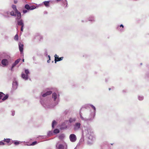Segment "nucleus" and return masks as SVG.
<instances>
[{
	"label": "nucleus",
	"mask_w": 149,
	"mask_h": 149,
	"mask_svg": "<svg viewBox=\"0 0 149 149\" xmlns=\"http://www.w3.org/2000/svg\"><path fill=\"white\" fill-rule=\"evenodd\" d=\"M84 135L88 139V142L90 143H91L95 140V135L91 128L89 126L84 127L82 131L81 137L76 147V148L84 141Z\"/></svg>",
	"instance_id": "1"
},
{
	"label": "nucleus",
	"mask_w": 149,
	"mask_h": 149,
	"mask_svg": "<svg viewBox=\"0 0 149 149\" xmlns=\"http://www.w3.org/2000/svg\"><path fill=\"white\" fill-rule=\"evenodd\" d=\"M52 93V103L49 100H46L44 102L42 101V98L41 97L40 103L45 108H52L58 104L59 101L60 95L58 93L54 92Z\"/></svg>",
	"instance_id": "2"
},
{
	"label": "nucleus",
	"mask_w": 149,
	"mask_h": 149,
	"mask_svg": "<svg viewBox=\"0 0 149 149\" xmlns=\"http://www.w3.org/2000/svg\"><path fill=\"white\" fill-rule=\"evenodd\" d=\"M10 15L12 16H15L16 15L15 13L14 10L11 11H7L4 12L3 14V16L5 18H9L10 17Z\"/></svg>",
	"instance_id": "3"
},
{
	"label": "nucleus",
	"mask_w": 149,
	"mask_h": 149,
	"mask_svg": "<svg viewBox=\"0 0 149 149\" xmlns=\"http://www.w3.org/2000/svg\"><path fill=\"white\" fill-rule=\"evenodd\" d=\"M1 59H11L10 54L7 52H1L0 53V60Z\"/></svg>",
	"instance_id": "4"
},
{
	"label": "nucleus",
	"mask_w": 149,
	"mask_h": 149,
	"mask_svg": "<svg viewBox=\"0 0 149 149\" xmlns=\"http://www.w3.org/2000/svg\"><path fill=\"white\" fill-rule=\"evenodd\" d=\"M56 147L57 149H67V145L65 143H61L58 142L56 144Z\"/></svg>",
	"instance_id": "5"
},
{
	"label": "nucleus",
	"mask_w": 149,
	"mask_h": 149,
	"mask_svg": "<svg viewBox=\"0 0 149 149\" xmlns=\"http://www.w3.org/2000/svg\"><path fill=\"white\" fill-rule=\"evenodd\" d=\"M90 106L91 108L93 109V112L91 113V116H93V118H94L96 113V108L95 106H94L93 105L91 104H87L85 105L84 106V107L85 108H87L88 107H89V106Z\"/></svg>",
	"instance_id": "6"
},
{
	"label": "nucleus",
	"mask_w": 149,
	"mask_h": 149,
	"mask_svg": "<svg viewBox=\"0 0 149 149\" xmlns=\"http://www.w3.org/2000/svg\"><path fill=\"white\" fill-rule=\"evenodd\" d=\"M52 93V92L51 91H47L45 93H41V95L40 96V99H41V97L42 98V102H44L46 100H48V99H46V100H44V98L47 95H49L51 94ZM41 100H40V101Z\"/></svg>",
	"instance_id": "7"
},
{
	"label": "nucleus",
	"mask_w": 149,
	"mask_h": 149,
	"mask_svg": "<svg viewBox=\"0 0 149 149\" xmlns=\"http://www.w3.org/2000/svg\"><path fill=\"white\" fill-rule=\"evenodd\" d=\"M24 72L25 74L24 73L22 72L21 74V77L24 80H26L28 79V74H29L30 72L29 70L28 69H25Z\"/></svg>",
	"instance_id": "8"
},
{
	"label": "nucleus",
	"mask_w": 149,
	"mask_h": 149,
	"mask_svg": "<svg viewBox=\"0 0 149 149\" xmlns=\"http://www.w3.org/2000/svg\"><path fill=\"white\" fill-rule=\"evenodd\" d=\"M81 126L80 122H76L73 125V129L74 131H77L80 129Z\"/></svg>",
	"instance_id": "9"
},
{
	"label": "nucleus",
	"mask_w": 149,
	"mask_h": 149,
	"mask_svg": "<svg viewBox=\"0 0 149 149\" xmlns=\"http://www.w3.org/2000/svg\"><path fill=\"white\" fill-rule=\"evenodd\" d=\"M11 59H2L1 63L3 66H8L11 62Z\"/></svg>",
	"instance_id": "10"
},
{
	"label": "nucleus",
	"mask_w": 149,
	"mask_h": 149,
	"mask_svg": "<svg viewBox=\"0 0 149 149\" xmlns=\"http://www.w3.org/2000/svg\"><path fill=\"white\" fill-rule=\"evenodd\" d=\"M80 117L82 120L86 123L88 122L89 121H92L93 119L94 118H93V116H91V118H84L82 116L80 113Z\"/></svg>",
	"instance_id": "11"
},
{
	"label": "nucleus",
	"mask_w": 149,
	"mask_h": 149,
	"mask_svg": "<svg viewBox=\"0 0 149 149\" xmlns=\"http://www.w3.org/2000/svg\"><path fill=\"white\" fill-rule=\"evenodd\" d=\"M17 22V24L19 26H21V31L23 32L24 29V21L23 19L19 20H18Z\"/></svg>",
	"instance_id": "12"
},
{
	"label": "nucleus",
	"mask_w": 149,
	"mask_h": 149,
	"mask_svg": "<svg viewBox=\"0 0 149 149\" xmlns=\"http://www.w3.org/2000/svg\"><path fill=\"white\" fill-rule=\"evenodd\" d=\"M70 141L72 142H74L76 141L77 139L76 136L74 134H70L69 136Z\"/></svg>",
	"instance_id": "13"
},
{
	"label": "nucleus",
	"mask_w": 149,
	"mask_h": 149,
	"mask_svg": "<svg viewBox=\"0 0 149 149\" xmlns=\"http://www.w3.org/2000/svg\"><path fill=\"white\" fill-rule=\"evenodd\" d=\"M15 14L16 15L15 16H14V17H17L16 18V21H19V20H21L22 19V16L21 13L19 11L17 13H15Z\"/></svg>",
	"instance_id": "14"
},
{
	"label": "nucleus",
	"mask_w": 149,
	"mask_h": 149,
	"mask_svg": "<svg viewBox=\"0 0 149 149\" xmlns=\"http://www.w3.org/2000/svg\"><path fill=\"white\" fill-rule=\"evenodd\" d=\"M18 83L17 81L14 79L13 82L12 87L14 90H15L17 88Z\"/></svg>",
	"instance_id": "15"
},
{
	"label": "nucleus",
	"mask_w": 149,
	"mask_h": 149,
	"mask_svg": "<svg viewBox=\"0 0 149 149\" xmlns=\"http://www.w3.org/2000/svg\"><path fill=\"white\" fill-rule=\"evenodd\" d=\"M54 58L55 63H56L57 62L62 60L63 58V57H61L59 58L58 56L56 54L54 55Z\"/></svg>",
	"instance_id": "16"
},
{
	"label": "nucleus",
	"mask_w": 149,
	"mask_h": 149,
	"mask_svg": "<svg viewBox=\"0 0 149 149\" xmlns=\"http://www.w3.org/2000/svg\"><path fill=\"white\" fill-rule=\"evenodd\" d=\"M88 20L92 23L94 22L95 21V16L93 15H90L88 18Z\"/></svg>",
	"instance_id": "17"
},
{
	"label": "nucleus",
	"mask_w": 149,
	"mask_h": 149,
	"mask_svg": "<svg viewBox=\"0 0 149 149\" xmlns=\"http://www.w3.org/2000/svg\"><path fill=\"white\" fill-rule=\"evenodd\" d=\"M24 45L23 44H21L20 42L19 43V51L21 54L23 53V50Z\"/></svg>",
	"instance_id": "18"
},
{
	"label": "nucleus",
	"mask_w": 149,
	"mask_h": 149,
	"mask_svg": "<svg viewBox=\"0 0 149 149\" xmlns=\"http://www.w3.org/2000/svg\"><path fill=\"white\" fill-rule=\"evenodd\" d=\"M21 60L20 58H19L16 60L15 62L12 64V66L14 68L18 63L19 62V61Z\"/></svg>",
	"instance_id": "19"
},
{
	"label": "nucleus",
	"mask_w": 149,
	"mask_h": 149,
	"mask_svg": "<svg viewBox=\"0 0 149 149\" xmlns=\"http://www.w3.org/2000/svg\"><path fill=\"white\" fill-rule=\"evenodd\" d=\"M12 8L13 9V10H14V12L15 13H17L18 12H19V11L17 9L16 6V5H12Z\"/></svg>",
	"instance_id": "20"
},
{
	"label": "nucleus",
	"mask_w": 149,
	"mask_h": 149,
	"mask_svg": "<svg viewBox=\"0 0 149 149\" xmlns=\"http://www.w3.org/2000/svg\"><path fill=\"white\" fill-rule=\"evenodd\" d=\"M50 1H43V3L44 4L45 6L47 7H48L49 6Z\"/></svg>",
	"instance_id": "21"
},
{
	"label": "nucleus",
	"mask_w": 149,
	"mask_h": 149,
	"mask_svg": "<svg viewBox=\"0 0 149 149\" xmlns=\"http://www.w3.org/2000/svg\"><path fill=\"white\" fill-rule=\"evenodd\" d=\"M13 142L12 143H13L15 146L18 145L20 143H22V142L16 140L12 141Z\"/></svg>",
	"instance_id": "22"
},
{
	"label": "nucleus",
	"mask_w": 149,
	"mask_h": 149,
	"mask_svg": "<svg viewBox=\"0 0 149 149\" xmlns=\"http://www.w3.org/2000/svg\"><path fill=\"white\" fill-rule=\"evenodd\" d=\"M9 97V95L8 94H6V95H4L3 97H2L1 101H4L6 100H7Z\"/></svg>",
	"instance_id": "23"
},
{
	"label": "nucleus",
	"mask_w": 149,
	"mask_h": 149,
	"mask_svg": "<svg viewBox=\"0 0 149 149\" xmlns=\"http://www.w3.org/2000/svg\"><path fill=\"white\" fill-rule=\"evenodd\" d=\"M65 134H60L58 136V139L60 140L63 139L65 138Z\"/></svg>",
	"instance_id": "24"
},
{
	"label": "nucleus",
	"mask_w": 149,
	"mask_h": 149,
	"mask_svg": "<svg viewBox=\"0 0 149 149\" xmlns=\"http://www.w3.org/2000/svg\"><path fill=\"white\" fill-rule=\"evenodd\" d=\"M53 134L54 132L52 131H49L47 133V136L48 137L51 136L53 135Z\"/></svg>",
	"instance_id": "25"
},
{
	"label": "nucleus",
	"mask_w": 149,
	"mask_h": 149,
	"mask_svg": "<svg viewBox=\"0 0 149 149\" xmlns=\"http://www.w3.org/2000/svg\"><path fill=\"white\" fill-rule=\"evenodd\" d=\"M76 121V118H70L69 120V121L70 123H72Z\"/></svg>",
	"instance_id": "26"
},
{
	"label": "nucleus",
	"mask_w": 149,
	"mask_h": 149,
	"mask_svg": "<svg viewBox=\"0 0 149 149\" xmlns=\"http://www.w3.org/2000/svg\"><path fill=\"white\" fill-rule=\"evenodd\" d=\"M5 94L3 92H0V102H1V99L2 97Z\"/></svg>",
	"instance_id": "27"
},
{
	"label": "nucleus",
	"mask_w": 149,
	"mask_h": 149,
	"mask_svg": "<svg viewBox=\"0 0 149 149\" xmlns=\"http://www.w3.org/2000/svg\"><path fill=\"white\" fill-rule=\"evenodd\" d=\"M144 99V97L143 96L141 95H138V99L139 100L141 101L143 100Z\"/></svg>",
	"instance_id": "28"
},
{
	"label": "nucleus",
	"mask_w": 149,
	"mask_h": 149,
	"mask_svg": "<svg viewBox=\"0 0 149 149\" xmlns=\"http://www.w3.org/2000/svg\"><path fill=\"white\" fill-rule=\"evenodd\" d=\"M56 121L55 120H54L52 122V127L53 128H54V126L56 125Z\"/></svg>",
	"instance_id": "29"
},
{
	"label": "nucleus",
	"mask_w": 149,
	"mask_h": 149,
	"mask_svg": "<svg viewBox=\"0 0 149 149\" xmlns=\"http://www.w3.org/2000/svg\"><path fill=\"white\" fill-rule=\"evenodd\" d=\"M36 8V6L33 5L30 6V8H29V10H33L34 9H35Z\"/></svg>",
	"instance_id": "30"
},
{
	"label": "nucleus",
	"mask_w": 149,
	"mask_h": 149,
	"mask_svg": "<svg viewBox=\"0 0 149 149\" xmlns=\"http://www.w3.org/2000/svg\"><path fill=\"white\" fill-rule=\"evenodd\" d=\"M10 140L11 139H4V140L3 141H4V142H5L7 143H9L10 142Z\"/></svg>",
	"instance_id": "31"
},
{
	"label": "nucleus",
	"mask_w": 149,
	"mask_h": 149,
	"mask_svg": "<svg viewBox=\"0 0 149 149\" xmlns=\"http://www.w3.org/2000/svg\"><path fill=\"white\" fill-rule=\"evenodd\" d=\"M123 28L122 27H120L118 26L117 28V29L120 32H122L123 31Z\"/></svg>",
	"instance_id": "32"
},
{
	"label": "nucleus",
	"mask_w": 149,
	"mask_h": 149,
	"mask_svg": "<svg viewBox=\"0 0 149 149\" xmlns=\"http://www.w3.org/2000/svg\"><path fill=\"white\" fill-rule=\"evenodd\" d=\"M61 1L63 2L64 5H66V6L68 4L66 0H61Z\"/></svg>",
	"instance_id": "33"
},
{
	"label": "nucleus",
	"mask_w": 149,
	"mask_h": 149,
	"mask_svg": "<svg viewBox=\"0 0 149 149\" xmlns=\"http://www.w3.org/2000/svg\"><path fill=\"white\" fill-rule=\"evenodd\" d=\"M59 132V130L58 129H56L54 130L53 131L54 133L58 134Z\"/></svg>",
	"instance_id": "34"
},
{
	"label": "nucleus",
	"mask_w": 149,
	"mask_h": 149,
	"mask_svg": "<svg viewBox=\"0 0 149 149\" xmlns=\"http://www.w3.org/2000/svg\"><path fill=\"white\" fill-rule=\"evenodd\" d=\"M64 123H63L62 125L61 126V129H66L67 127V126L66 125H65L64 126H63V125L64 124Z\"/></svg>",
	"instance_id": "35"
},
{
	"label": "nucleus",
	"mask_w": 149,
	"mask_h": 149,
	"mask_svg": "<svg viewBox=\"0 0 149 149\" xmlns=\"http://www.w3.org/2000/svg\"><path fill=\"white\" fill-rule=\"evenodd\" d=\"M25 8L27 10H29L30 6L29 5L26 4L25 6Z\"/></svg>",
	"instance_id": "36"
},
{
	"label": "nucleus",
	"mask_w": 149,
	"mask_h": 149,
	"mask_svg": "<svg viewBox=\"0 0 149 149\" xmlns=\"http://www.w3.org/2000/svg\"><path fill=\"white\" fill-rule=\"evenodd\" d=\"M14 39L15 40L17 41L18 40V36L17 34H16L14 38Z\"/></svg>",
	"instance_id": "37"
},
{
	"label": "nucleus",
	"mask_w": 149,
	"mask_h": 149,
	"mask_svg": "<svg viewBox=\"0 0 149 149\" xmlns=\"http://www.w3.org/2000/svg\"><path fill=\"white\" fill-rule=\"evenodd\" d=\"M69 110L68 109H66L64 111L63 113L64 114L66 115L68 114L69 113Z\"/></svg>",
	"instance_id": "38"
},
{
	"label": "nucleus",
	"mask_w": 149,
	"mask_h": 149,
	"mask_svg": "<svg viewBox=\"0 0 149 149\" xmlns=\"http://www.w3.org/2000/svg\"><path fill=\"white\" fill-rule=\"evenodd\" d=\"M5 143L4 142V141H0V146L4 145Z\"/></svg>",
	"instance_id": "39"
},
{
	"label": "nucleus",
	"mask_w": 149,
	"mask_h": 149,
	"mask_svg": "<svg viewBox=\"0 0 149 149\" xmlns=\"http://www.w3.org/2000/svg\"><path fill=\"white\" fill-rule=\"evenodd\" d=\"M37 143V142L36 141H34L32 142V143L31 144V146H34Z\"/></svg>",
	"instance_id": "40"
},
{
	"label": "nucleus",
	"mask_w": 149,
	"mask_h": 149,
	"mask_svg": "<svg viewBox=\"0 0 149 149\" xmlns=\"http://www.w3.org/2000/svg\"><path fill=\"white\" fill-rule=\"evenodd\" d=\"M38 38H39L40 39L39 40L40 41H41L43 39V37L42 36L39 35L38 36Z\"/></svg>",
	"instance_id": "41"
},
{
	"label": "nucleus",
	"mask_w": 149,
	"mask_h": 149,
	"mask_svg": "<svg viewBox=\"0 0 149 149\" xmlns=\"http://www.w3.org/2000/svg\"><path fill=\"white\" fill-rule=\"evenodd\" d=\"M44 55L46 56H47V50L46 49H45L44 50Z\"/></svg>",
	"instance_id": "42"
},
{
	"label": "nucleus",
	"mask_w": 149,
	"mask_h": 149,
	"mask_svg": "<svg viewBox=\"0 0 149 149\" xmlns=\"http://www.w3.org/2000/svg\"><path fill=\"white\" fill-rule=\"evenodd\" d=\"M88 22L87 20L85 19V20H81V22Z\"/></svg>",
	"instance_id": "43"
},
{
	"label": "nucleus",
	"mask_w": 149,
	"mask_h": 149,
	"mask_svg": "<svg viewBox=\"0 0 149 149\" xmlns=\"http://www.w3.org/2000/svg\"><path fill=\"white\" fill-rule=\"evenodd\" d=\"M127 92V90L126 89H124V90H122V92L123 93H126Z\"/></svg>",
	"instance_id": "44"
},
{
	"label": "nucleus",
	"mask_w": 149,
	"mask_h": 149,
	"mask_svg": "<svg viewBox=\"0 0 149 149\" xmlns=\"http://www.w3.org/2000/svg\"><path fill=\"white\" fill-rule=\"evenodd\" d=\"M27 12V10H23V12L24 13H26Z\"/></svg>",
	"instance_id": "45"
},
{
	"label": "nucleus",
	"mask_w": 149,
	"mask_h": 149,
	"mask_svg": "<svg viewBox=\"0 0 149 149\" xmlns=\"http://www.w3.org/2000/svg\"><path fill=\"white\" fill-rule=\"evenodd\" d=\"M118 26L120 27H122L123 28H124V26L122 24H120V26Z\"/></svg>",
	"instance_id": "46"
},
{
	"label": "nucleus",
	"mask_w": 149,
	"mask_h": 149,
	"mask_svg": "<svg viewBox=\"0 0 149 149\" xmlns=\"http://www.w3.org/2000/svg\"><path fill=\"white\" fill-rule=\"evenodd\" d=\"M43 13L45 15H46V14H47L48 12L47 11L45 10L44 12Z\"/></svg>",
	"instance_id": "47"
},
{
	"label": "nucleus",
	"mask_w": 149,
	"mask_h": 149,
	"mask_svg": "<svg viewBox=\"0 0 149 149\" xmlns=\"http://www.w3.org/2000/svg\"><path fill=\"white\" fill-rule=\"evenodd\" d=\"M12 115L13 116H14L15 114V112L14 111H12Z\"/></svg>",
	"instance_id": "48"
},
{
	"label": "nucleus",
	"mask_w": 149,
	"mask_h": 149,
	"mask_svg": "<svg viewBox=\"0 0 149 149\" xmlns=\"http://www.w3.org/2000/svg\"><path fill=\"white\" fill-rule=\"evenodd\" d=\"M40 136L41 137H43V138H46L47 137V136Z\"/></svg>",
	"instance_id": "49"
},
{
	"label": "nucleus",
	"mask_w": 149,
	"mask_h": 149,
	"mask_svg": "<svg viewBox=\"0 0 149 149\" xmlns=\"http://www.w3.org/2000/svg\"><path fill=\"white\" fill-rule=\"evenodd\" d=\"M14 3L15 4H16L17 3V0H14Z\"/></svg>",
	"instance_id": "50"
},
{
	"label": "nucleus",
	"mask_w": 149,
	"mask_h": 149,
	"mask_svg": "<svg viewBox=\"0 0 149 149\" xmlns=\"http://www.w3.org/2000/svg\"><path fill=\"white\" fill-rule=\"evenodd\" d=\"M14 68L13 67L12 68V67L11 66L10 68V70L11 71H13V69Z\"/></svg>",
	"instance_id": "51"
},
{
	"label": "nucleus",
	"mask_w": 149,
	"mask_h": 149,
	"mask_svg": "<svg viewBox=\"0 0 149 149\" xmlns=\"http://www.w3.org/2000/svg\"><path fill=\"white\" fill-rule=\"evenodd\" d=\"M48 57L49 58V60H51L50 56L49 55L48 56Z\"/></svg>",
	"instance_id": "52"
},
{
	"label": "nucleus",
	"mask_w": 149,
	"mask_h": 149,
	"mask_svg": "<svg viewBox=\"0 0 149 149\" xmlns=\"http://www.w3.org/2000/svg\"><path fill=\"white\" fill-rule=\"evenodd\" d=\"M50 60H49H49H47V62L48 63H49L50 62Z\"/></svg>",
	"instance_id": "53"
},
{
	"label": "nucleus",
	"mask_w": 149,
	"mask_h": 149,
	"mask_svg": "<svg viewBox=\"0 0 149 149\" xmlns=\"http://www.w3.org/2000/svg\"><path fill=\"white\" fill-rule=\"evenodd\" d=\"M56 0L57 2H58L59 1H61V0Z\"/></svg>",
	"instance_id": "54"
},
{
	"label": "nucleus",
	"mask_w": 149,
	"mask_h": 149,
	"mask_svg": "<svg viewBox=\"0 0 149 149\" xmlns=\"http://www.w3.org/2000/svg\"><path fill=\"white\" fill-rule=\"evenodd\" d=\"M104 143H105V144H107V142H105Z\"/></svg>",
	"instance_id": "55"
},
{
	"label": "nucleus",
	"mask_w": 149,
	"mask_h": 149,
	"mask_svg": "<svg viewBox=\"0 0 149 149\" xmlns=\"http://www.w3.org/2000/svg\"><path fill=\"white\" fill-rule=\"evenodd\" d=\"M22 61H23V62H24V59H22Z\"/></svg>",
	"instance_id": "56"
},
{
	"label": "nucleus",
	"mask_w": 149,
	"mask_h": 149,
	"mask_svg": "<svg viewBox=\"0 0 149 149\" xmlns=\"http://www.w3.org/2000/svg\"><path fill=\"white\" fill-rule=\"evenodd\" d=\"M6 38H8V37L7 36H6Z\"/></svg>",
	"instance_id": "57"
},
{
	"label": "nucleus",
	"mask_w": 149,
	"mask_h": 149,
	"mask_svg": "<svg viewBox=\"0 0 149 149\" xmlns=\"http://www.w3.org/2000/svg\"><path fill=\"white\" fill-rule=\"evenodd\" d=\"M105 81H106V82H107V79H105Z\"/></svg>",
	"instance_id": "58"
},
{
	"label": "nucleus",
	"mask_w": 149,
	"mask_h": 149,
	"mask_svg": "<svg viewBox=\"0 0 149 149\" xmlns=\"http://www.w3.org/2000/svg\"><path fill=\"white\" fill-rule=\"evenodd\" d=\"M113 143H111V144L112 145L113 144Z\"/></svg>",
	"instance_id": "59"
},
{
	"label": "nucleus",
	"mask_w": 149,
	"mask_h": 149,
	"mask_svg": "<svg viewBox=\"0 0 149 149\" xmlns=\"http://www.w3.org/2000/svg\"><path fill=\"white\" fill-rule=\"evenodd\" d=\"M110 89H111V88H109V90H110Z\"/></svg>",
	"instance_id": "60"
},
{
	"label": "nucleus",
	"mask_w": 149,
	"mask_h": 149,
	"mask_svg": "<svg viewBox=\"0 0 149 149\" xmlns=\"http://www.w3.org/2000/svg\"><path fill=\"white\" fill-rule=\"evenodd\" d=\"M34 57H33V59H34Z\"/></svg>",
	"instance_id": "61"
},
{
	"label": "nucleus",
	"mask_w": 149,
	"mask_h": 149,
	"mask_svg": "<svg viewBox=\"0 0 149 149\" xmlns=\"http://www.w3.org/2000/svg\"><path fill=\"white\" fill-rule=\"evenodd\" d=\"M140 64H141V65L142 64V63H141Z\"/></svg>",
	"instance_id": "62"
},
{
	"label": "nucleus",
	"mask_w": 149,
	"mask_h": 149,
	"mask_svg": "<svg viewBox=\"0 0 149 149\" xmlns=\"http://www.w3.org/2000/svg\"><path fill=\"white\" fill-rule=\"evenodd\" d=\"M74 149H76V148H75Z\"/></svg>",
	"instance_id": "63"
},
{
	"label": "nucleus",
	"mask_w": 149,
	"mask_h": 149,
	"mask_svg": "<svg viewBox=\"0 0 149 149\" xmlns=\"http://www.w3.org/2000/svg\"><path fill=\"white\" fill-rule=\"evenodd\" d=\"M52 63H53V61H52Z\"/></svg>",
	"instance_id": "64"
}]
</instances>
